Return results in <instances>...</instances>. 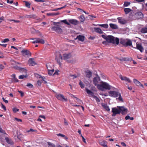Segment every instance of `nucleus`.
Instances as JSON below:
<instances>
[{
	"label": "nucleus",
	"instance_id": "nucleus-49",
	"mask_svg": "<svg viewBox=\"0 0 147 147\" xmlns=\"http://www.w3.org/2000/svg\"><path fill=\"white\" fill-rule=\"evenodd\" d=\"M69 77L72 78V79L76 78L77 77V76L75 75H69Z\"/></svg>",
	"mask_w": 147,
	"mask_h": 147
},
{
	"label": "nucleus",
	"instance_id": "nucleus-10",
	"mask_svg": "<svg viewBox=\"0 0 147 147\" xmlns=\"http://www.w3.org/2000/svg\"><path fill=\"white\" fill-rule=\"evenodd\" d=\"M23 55L25 57L30 56L31 54L30 51L27 50H22L21 51Z\"/></svg>",
	"mask_w": 147,
	"mask_h": 147
},
{
	"label": "nucleus",
	"instance_id": "nucleus-57",
	"mask_svg": "<svg viewBox=\"0 0 147 147\" xmlns=\"http://www.w3.org/2000/svg\"><path fill=\"white\" fill-rule=\"evenodd\" d=\"M101 37H113V36L111 35H108L107 36H106L105 35L102 34V35Z\"/></svg>",
	"mask_w": 147,
	"mask_h": 147
},
{
	"label": "nucleus",
	"instance_id": "nucleus-22",
	"mask_svg": "<svg viewBox=\"0 0 147 147\" xmlns=\"http://www.w3.org/2000/svg\"><path fill=\"white\" fill-rule=\"evenodd\" d=\"M102 107L107 111H109L110 109L109 107L107 105V104L102 103L101 104Z\"/></svg>",
	"mask_w": 147,
	"mask_h": 147
},
{
	"label": "nucleus",
	"instance_id": "nucleus-60",
	"mask_svg": "<svg viewBox=\"0 0 147 147\" xmlns=\"http://www.w3.org/2000/svg\"><path fill=\"white\" fill-rule=\"evenodd\" d=\"M7 2L8 3H9L10 4L12 3H13V1L11 0V1H9V0H7Z\"/></svg>",
	"mask_w": 147,
	"mask_h": 147
},
{
	"label": "nucleus",
	"instance_id": "nucleus-38",
	"mask_svg": "<svg viewBox=\"0 0 147 147\" xmlns=\"http://www.w3.org/2000/svg\"><path fill=\"white\" fill-rule=\"evenodd\" d=\"M66 5H65V6H63V7H60V8H56V9H52V11H58V10H60L61 9H63V8H65L66 7Z\"/></svg>",
	"mask_w": 147,
	"mask_h": 147
},
{
	"label": "nucleus",
	"instance_id": "nucleus-16",
	"mask_svg": "<svg viewBox=\"0 0 147 147\" xmlns=\"http://www.w3.org/2000/svg\"><path fill=\"white\" fill-rule=\"evenodd\" d=\"M94 29L95 32L99 34H102L103 33V32L100 28L94 27Z\"/></svg>",
	"mask_w": 147,
	"mask_h": 147
},
{
	"label": "nucleus",
	"instance_id": "nucleus-25",
	"mask_svg": "<svg viewBox=\"0 0 147 147\" xmlns=\"http://www.w3.org/2000/svg\"><path fill=\"white\" fill-rule=\"evenodd\" d=\"M95 26H99L103 27L105 28H108L109 26L107 24H98L97 25H94Z\"/></svg>",
	"mask_w": 147,
	"mask_h": 147
},
{
	"label": "nucleus",
	"instance_id": "nucleus-5",
	"mask_svg": "<svg viewBox=\"0 0 147 147\" xmlns=\"http://www.w3.org/2000/svg\"><path fill=\"white\" fill-rule=\"evenodd\" d=\"M30 40H33L32 42L33 43H38L43 44L45 43V40L39 38H30Z\"/></svg>",
	"mask_w": 147,
	"mask_h": 147
},
{
	"label": "nucleus",
	"instance_id": "nucleus-41",
	"mask_svg": "<svg viewBox=\"0 0 147 147\" xmlns=\"http://www.w3.org/2000/svg\"><path fill=\"white\" fill-rule=\"evenodd\" d=\"M75 98L76 99V100L77 101V102L80 104H81L82 103H83V102L82 101L79 99L77 97H75Z\"/></svg>",
	"mask_w": 147,
	"mask_h": 147
},
{
	"label": "nucleus",
	"instance_id": "nucleus-6",
	"mask_svg": "<svg viewBox=\"0 0 147 147\" xmlns=\"http://www.w3.org/2000/svg\"><path fill=\"white\" fill-rule=\"evenodd\" d=\"M55 59L58 63L59 65H61V60L62 59V57L59 52H58L56 53Z\"/></svg>",
	"mask_w": 147,
	"mask_h": 147
},
{
	"label": "nucleus",
	"instance_id": "nucleus-31",
	"mask_svg": "<svg viewBox=\"0 0 147 147\" xmlns=\"http://www.w3.org/2000/svg\"><path fill=\"white\" fill-rule=\"evenodd\" d=\"M79 18L81 22H83L85 20V18L83 15H81Z\"/></svg>",
	"mask_w": 147,
	"mask_h": 147
},
{
	"label": "nucleus",
	"instance_id": "nucleus-1",
	"mask_svg": "<svg viewBox=\"0 0 147 147\" xmlns=\"http://www.w3.org/2000/svg\"><path fill=\"white\" fill-rule=\"evenodd\" d=\"M106 41H103L102 43L105 45H107V43H112L118 45L119 43V40L117 37H103Z\"/></svg>",
	"mask_w": 147,
	"mask_h": 147
},
{
	"label": "nucleus",
	"instance_id": "nucleus-2",
	"mask_svg": "<svg viewBox=\"0 0 147 147\" xmlns=\"http://www.w3.org/2000/svg\"><path fill=\"white\" fill-rule=\"evenodd\" d=\"M112 86L106 82H101L100 84L97 86L98 88L101 91H103L105 90H109L111 88Z\"/></svg>",
	"mask_w": 147,
	"mask_h": 147
},
{
	"label": "nucleus",
	"instance_id": "nucleus-12",
	"mask_svg": "<svg viewBox=\"0 0 147 147\" xmlns=\"http://www.w3.org/2000/svg\"><path fill=\"white\" fill-rule=\"evenodd\" d=\"M117 107L120 111V113L121 112L122 114H125L127 113V108L123 106H117Z\"/></svg>",
	"mask_w": 147,
	"mask_h": 147
},
{
	"label": "nucleus",
	"instance_id": "nucleus-52",
	"mask_svg": "<svg viewBox=\"0 0 147 147\" xmlns=\"http://www.w3.org/2000/svg\"><path fill=\"white\" fill-rule=\"evenodd\" d=\"M18 92L20 93V94H21V97H22V96H24V92H22V91H19V90H18Z\"/></svg>",
	"mask_w": 147,
	"mask_h": 147
},
{
	"label": "nucleus",
	"instance_id": "nucleus-24",
	"mask_svg": "<svg viewBox=\"0 0 147 147\" xmlns=\"http://www.w3.org/2000/svg\"><path fill=\"white\" fill-rule=\"evenodd\" d=\"M109 26L112 29H117L118 27L115 24L112 23H110L109 24Z\"/></svg>",
	"mask_w": 147,
	"mask_h": 147
},
{
	"label": "nucleus",
	"instance_id": "nucleus-8",
	"mask_svg": "<svg viewBox=\"0 0 147 147\" xmlns=\"http://www.w3.org/2000/svg\"><path fill=\"white\" fill-rule=\"evenodd\" d=\"M109 95L111 97H117L119 96V93L118 92L110 91L109 92Z\"/></svg>",
	"mask_w": 147,
	"mask_h": 147
},
{
	"label": "nucleus",
	"instance_id": "nucleus-27",
	"mask_svg": "<svg viewBox=\"0 0 147 147\" xmlns=\"http://www.w3.org/2000/svg\"><path fill=\"white\" fill-rule=\"evenodd\" d=\"M5 140L9 144H13V142L11 139L9 138L8 137H5Z\"/></svg>",
	"mask_w": 147,
	"mask_h": 147
},
{
	"label": "nucleus",
	"instance_id": "nucleus-7",
	"mask_svg": "<svg viewBox=\"0 0 147 147\" xmlns=\"http://www.w3.org/2000/svg\"><path fill=\"white\" fill-rule=\"evenodd\" d=\"M55 96L57 99L59 100L66 102L67 101V99L65 98L64 96L62 94H56Z\"/></svg>",
	"mask_w": 147,
	"mask_h": 147
},
{
	"label": "nucleus",
	"instance_id": "nucleus-56",
	"mask_svg": "<svg viewBox=\"0 0 147 147\" xmlns=\"http://www.w3.org/2000/svg\"><path fill=\"white\" fill-rule=\"evenodd\" d=\"M46 78L45 77L43 78L42 80L43 81V82L44 83L46 84L47 83V82L45 80Z\"/></svg>",
	"mask_w": 147,
	"mask_h": 147
},
{
	"label": "nucleus",
	"instance_id": "nucleus-29",
	"mask_svg": "<svg viewBox=\"0 0 147 147\" xmlns=\"http://www.w3.org/2000/svg\"><path fill=\"white\" fill-rule=\"evenodd\" d=\"M47 146L48 147H56L54 144L50 142H47Z\"/></svg>",
	"mask_w": 147,
	"mask_h": 147
},
{
	"label": "nucleus",
	"instance_id": "nucleus-40",
	"mask_svg": "<svg viewBox=\"0 0 147 147\" xmlns=\"http://www.w3.org/2000/svg\"><path fill=\"white\" fill-rule=\"evenodd\" d=\"M94 98L97 102H99L100 101L99 99L96 96L94 95L92 96Z\"/></svg>",
	"mask_w": 147,
	"mask_h": 147
},
{
	"label": "nucleus",
	"instance_id": "nucleus-61",
	"mask_svg": "<svg viewBox=\"0 0 147 147\" xmlns=\"http://www.w3.org/2000/svg\"><path fill=\"white\" fill-rule=\"evenodd\" d=\"M4 66L1 64L0 65V69L1 70L2 69H3L4 68Z\"/></svg>",
	"mask_w": 147,
	"mask_h": 147
},
{
	"label": "nucleus",
	"instance_id": "nucleus-32",
	"mask_svg": "<svg viewBox=\"0 0 147 147\" xmlns=\"http://www.w3.org/2000/svg\"><path fill=\"white\" fill-rule=\"evenodd\" d=\"M141 32L143 33H147V28L144 27L141 30Z\"/></svg>",
	"mask_w": 147,
	"mask_h": 147
},
{
	"label": "nucleus",
	"instance_id": "nucleus-33",
	"mask_svg": "<svg viewBox=\"0 0 147 147\" xmlns=\"http://www.w3.org/2000/svg\"><path fill=\"white\" fill-rule=\"evenodd\" d=\"M86 90L87 93L88 94L91 95L92 97L94 95V93L91 91L87 89V88H86Z\"/></svg>",
	"mask_w": 147,
	"mask_h": 147
},
{
	"label": "nucleus",
	"instance_id": "nucleus-47",
	"mask_svg": "<svg viewBox=\"0 0 147 147\" xmlns=\"http://www.w3.org/2000/svg\"><path fill=\"white\" fill-rule=\"evenodd\" d=\"M27 77L26 76H25L24 75H22L20 76L19 77V79H23L25 78H26Z\"/></svg>",
	"mask_w": 147,
	"mask_h": 147
},
{
	"label": "nucleus",
	"instance_id": "nucleus-59",
	"mask_svg": "<svg viewBox=\"0 0 147 147\" xmlns=\"http://www.w3.org/2000/svg\"><path fill=\"white\" fill-rule=\"evenodd\" d=\"M44 76H42L40 75H38L37 78L39 79H41L42 80L43 78L44 77Z\"/></svg>",
	"mask_w": 147,
	"mask_h": 147
},
{
	"label": "nucleus",
	"instance_id": "nucleus-21",
	"mask_svg": "<svg viewBox=\"0 0 147 147\" xmlns=\"http://www.w3.org/2000/svg\"><path fill=\"white\" fill-rule=\"evenodd\" d=\"M117 19L118 20L119 22L121 24H125L126 23L125 20L123 19H122L121 18H118Z\"/></svg>",
	"mask_w": 147,
	"mask_h": 147
},
{
	"label": "nucleus",
	"instance_id": "nucleus-13",
	"mask_svg": "<svg viewBox=\"0 0 147 147\" xmlns=\"http://www.w3.org/2000/svg\"><path fill=\"white\" fill-rule=\"evenodd\" d=\"M119 77L121 80L128 82L129 83H131V81L129 78L125 76H123L122 75H120Z\"/></svg>",
	"mask_w": 147,
	"mask_h": 147
},
{
	"label": "nucleus",
	"instance_id": "nucleus-4",
	"mask_svg": "<svg viewBox=\"0 0 147 147\" xmlns=\"http://www.w3.org/2000/svg\"><path fill=\"white\" fill-rule=\"evenodd\" d=\"M120 43L125 46H131L132 45V42L129 39H121Z\"/></svg>",
	"mask_w": 147,
	"mask_h": 147
},
{
	"label": "nucleus",
	"instance_id": "nucleus-11",
	"mask_svg": "<svg viewBox=\"0 0 147 147\" xmlns=\"http://www.w3.org/2000/svg\"><path fill=\"white\" fill-rule=\"evenodd\" d=\"M93 82L95 86H97H97L99 85L98 84L99 82L100 81V78L98 76H97L96 77L94 78L93 79Z\"/></svg>",
	"mask_w": 147,
	"mask_h": 147
},
{
	"label": "nucleus",
	"instance_id": "nucleus-46",
	"mask_svg": "<svg viewBox=\"0 0 147 147\" xmlns=\"http://www.w3.org/2000/svg\"><path fill=\"white\" fill-rule=\"evenodd\" d=\"M27 86L29 87L30 88H32L33 87V85L30 83H28L27 84Z\"/></svg>",
	"mask_w": 147,
	"mask_h": 147
},
{
	"label": "nucleus",
	"instance_id": "nucleus-48",
	"mask_svg": "<svg viewBox=\"0 0 147 147\" xmlns=\"http://www.w3.org/2000/svg\"><path fill=\"white\" fill-rule=\"evenodd\" d=\"M119 96L118 98V99L119 100H120L121 101L123 102V98L121 96V94L119 93Z\"/></svg>",
	"mask_w": 147,
	"mask_h": 147
},
{
	"label": "nucleus",
	"instance_id": "nucleus-58",
	"mask_svg": "<svg viewBox=\"0 0 147 147\" xmlns=\"http://www.w3.org/2000/svg\"><path fill=\"white\" fill-rule=\"evenodd\" d=\"M64 123L65 125H68V124L67 121L65 119H64Z\"/></svg>",
	"mask_w": 147,
	"mask_h": 147
},
{
	"label": "nucleus",
	"instance_id": "nucleus-9",
	"mask_svg": "<svg viewBox=\"0 0 147 147\" xmlns=\"http://www.w3.org/2000/svg\"><path fill=\"white\" fill-rule=\"evenodd\" d=\"M112 111L113 113L112 115L113 116H115L116 114H119L120 113V111L119 108L117 109L115 107L112 108Z\"/></svg>",
	"mask_w": 147,
	"mask_h": 147
},
{
	"label": "nucleus",
	"instance_id": "nucleus-15",
	"mask_svg": "<svg viewBox=\"0 0 147 147\" xmlns=\"http://www.w3.org/2000/svg\"><path fill=\"white\" fill-rule=\"evenodd\" d=\"M28 63L30 65L34 66L36 64V63L34 61V59L32 58H30L28 61Z\"/></svg>",
	"mask_w": 147,
	"mask_h": 147
},
{
	"label": "nucleus",
	"instance_id": "nucleus-39",
	"mask_svg": "<svg viewBox=\"0 0 147 147\" xmlns=\"http://www.w3.org/2000/svg\"><path fill=\"white\" fill-rule=\"evenodd\" d=\"M125 119L126 120L130 119L131 120H133L134 119L133 117H130L128 115L126 116Z\"/></svg>",
	"mask_w": 147,
	"mask_h": 147
},
{
	"label": "nucleus",
	"instance_id": "nucleus-35",
	"mask_svg": "<svg viewBox=\"0 0 147 147\" xmlns=\"http://www.w3.org/2000/svg\"><path fill=\"white\" fill-rule=\"evenodd\" d=\"M133 82L137 86H139V84H140V83L137 80L135 79H134Z\"/></svg>",
	"mask_w": 147,
	"mask_h": 147
},
{
	"label": "nucleus",
	"instance_id": "nucleus-50",
	"mask_svg": "<svg viewBox=\"0 0 147 147\" xmlns=\"http://www.w3.org/2000/svg\"><path fill=\"white\" fill-rule=\"evenodd\" d=\"M19 110V109L17 108H14L13 109V111L14 113H16V112L18 111Z\"/></svg>",
	"mask_w": 147,
	"mask_h": 147
},
{
	"label": "nucleus",
	"instance_id": "nucleus-44",
	"mask_svg": "<svg viewBox=\"0 0 147 147\" xmlns=\"http://www.w3.org/2000/svg\"><path fill=\"white\" fill-rule=\"evenodd\" d=\"M9 41V39L8 38H5L3 40H2L1 41V42L2 43H5L6 42H8Z\"/></svg>",
	"mask_w": 147,
	"mask_h": 147
},
{
	"label": "nucleus",
	"instance_id": "nucleus-23",
	"mask_svg": "<svg viewBox=\"0 0 147 147\" xmlns=\"http://www.w3.org/2000/svg\"><path fill=\"white\" fill-rule=\"evenodd\" d=\"M71 56L70 54H64L63 55V58L65 59H67L69 58Z\"/></svg>",
	"mask_w": 147,
	"mask_h": 147
},
{
	"label": "nucleus",
	"instance_id": "nucleus-14",
	"mask_svg": "<svg viewBox=\"0 0 147 147\" xmlns=\"http://www.w3.org/2000/svg\"><path fill=\"white\" fill-rule=\"evenodd\" d=\"M69 21L71 24L75 25L78 24L79 23L78 21L74 19L69 20Z\"/></svg>",
	"mask_w": 147,
	"mask_h": 147
},
{
	"label": "nucleus",
	"instance_id": "nucleus-28",
	"mask_svg": "<svg viewBox=\"0 0 147 147\" xmlns=\"http://www.w3.org/2000/svg\"><path fill=\"white\" fill-rule=\"evenodd\" d=\"M124 10L125 14H127L130 12L132 11V10L129 8H125L124 9Z\"/></svg>",
	"mask_w": 147,
	"mask_h": 147
},
{
	"label": "nucleus",
	"instance_id": "nucleus-43",
	"mask_svg": "<svg viewBox=\"0 0 147 147\" xmlns=\"http://www.w3.org/2000/svg\"><path fill=\"white\" fill-rule=\"evenodd\" d=\"M48 65H47V68L48 69V74H49L50 75H52L53 74V72H52V71H51L50 70L49 68H48Z\"/></svg>",
	"mask_w": 147,
	"mask_h": 147
},
{
	"label": "nucleus",
	"instance_id": "nucleus-62",
	"mask_svg": "<svg viewBox=\"0 0 147 147\" xmlns=\"http://www.w3.org/2000/svg\"><path fill=\"white\" fill-rule=\"evenodd\" d=\"M13 81L14 82H18V81H19L16 78H15L13 79Z\"/></svg>",
	"mask_w": 147,
	"mask_h": 147
},
{
	"label": "nucleus",
	"instance_id": "nucleus-30",
	"mask_svg": "<svg viewBox=\"0 0 147 147\" xmlns=\"http://www.w3.org/2000/svg\"><path fill=\"white\" fill-rule=\"evenodd\" d=\"M57 135L58 136H61L64 139L66 140H67L68 139V138L67 136L61 134H57Z\"/></svg>",
	"mask_w": 147,
	"mask_h": 147
},
{
	"label": "nucleus",
	"instance_id": "nucleus-53",
	"mask_svg": "<svg viewBox=\"0 0 147 147\" xmlns=\"http://www.w3.org/2000/svg\"><path fill=\"white\" fill-rule=\"evenodd\" d=\"M14 68L15 69H17V70H19L20 71V69H21V67H19L18 66H15L14 67Z\"/></svg>",
	"mask_w": 147,
	"mask_h": 147
},
{
	"label": "nucleus",
	"instance_id": "nucleus-45",
	"mask_svg": "<svg viewBox=\"0 0 147 147\" xmlns=\"http://www.w3.org/2000/svg\"><path fill=\"white\" fill-rule=\"evenodd\" d=\"M79 84L82 88H84V84L82 82V81H80V83H79Z\"/></svg>",
	"mask_w": 147,
	"mask_h": 147
},
{
	"label": "nucleus",
	"instance_id": "nucleus-36",
	"mask_svg": "<svg viewBox=\"0 0 147 147\" xmlns=\"http://www.w3.org/2000/svg\"><path fill=\"white\" fill-rule=\"evenodd\" d=\"M24 2L25 3L26 6L28 8H30L31 4L27 1H24Z\"/></svg>",
	"mask_w": 147,
	"mask_h": 147
},
{
	"label": "nucleus",
	"instance_id": "nucleus-26",
	"mask_svg": "<svg viewBox=\"0 0 147 147\" xmlns=\"http://www.w3.org/2000/svg\"><path fill=\"white\" fill-rule=\"evenodd\" d=\"M74 40H77V42H78L79 41L83 42L84 40V37H76L74 39Z\"/></svg>",
	"mask_w": 147,
	"mask_h": 147
},
{
	"label": "nucleus",
	"instance_id": "nucleus-18",
	"mask_svg": "<svg viewBox=\"0 0 147 147\" xmlns=\"http://www.w3.org/2000/svg\"><path fill=\"white\" fill-rule=\"evenodd\" d=\"M85 73L86 77L88 78H90L92 76V72L89 70L85 71Z\"/></svg>",
	"mask_w": 147,
	"mask_h": 147
},
{
	"label": "nucleus",
	"instance_id": "nucleus-34",
	"mask_svg": "<svg viewBox=\"0 0 147 147\" xmlns=\"http://www.w3.org/2000/svg\"><path fill=\"white\" fill-rule=\"evenodd\" d=\"M59 14V13L57 12L56 13H47V15L48 16H57Z\"/></svg>",
	"mask_w": 147,
	"mask_h": 147
},
{
	"label": "nucleus",
	"instance_id": "nucleus-42",
	"mask_svg": "<svg viewBox=\"0 0 147 147\" xmlns=\"http://www.w3.org/2000/svg\"><path fill=\"white\" fill-rule=\"evenodd\" d=\"M61 22H62L64 23L65 24H67L68 25H69V23L67 22V20H61Z\"/></svg>",
	"mask_w": 147,
	"mask_h": 147
},
{
	"label": "nucleus",
	"instance_id": "nucleus-55",
	"mask_svg": "<svg viewBox=\"0 0 147 147\" xmlns=\"http://www.w3.org/2000/svg\"><path fill=\"white\" fill-rule=\"evenodd\" d=\"M10 21H14L15 22L19 23L20 21L18 20H9Z\"/></svg>",
	"mask_w": 147,
	"mask_h": 147
},
{
	"label": "nucleus",
	"instance_id": "nucleus-64",
	"mask_svg": "<svg viewBox=\"0 0 147 147\" xmlns=\"http://www.w3.org/2000/svg\"><path fill=\"white\" fill-rule=\"evenodd\" d=\"M7 45L6 44H0V45H1L4 47H6Z\"/></svg>",
	"mask_w": 147,
	"mask_h": 147
},
{
	"label": "nucleus",
	"instance_id": "nucleus-37",
	"mask_svg": "<svg viewBox=\"0 0 147 147\" xmlns=\"http://www.w3.org/2000/svg\"><path fill=\"white\" fill-rule=\"evenodd\" d=\"M130 3H131L130 2L127 1H125L123 4V6L124 7H127L129 5Z\"/></svg>",
	"mask_w": 147,
	"mask_h": 147
},
{
	"label": "nucleus",
	"instance_id": "nucleus-63",
	"mask_svg": "<svg viewBox=\"0 0 147 147\" xmlns=\"http://www.w3.org/2000/svg\"><path fill=\"white\" fill-rule=\"evenodd\" d=\"M2 99L5 103H8V101L7 100H5L4 98H3Z\"/></svg>",
	"mask_w": 147,
	"mask_h": 147
},
{
	"label": "nucleus",
	"instance_id": "nucleus-3",
	"mask_svg": "<svg viewBox=\"0 0 147 147\" xmlns=\"http://www.w3.org/2000/svg\"><path fill=\"white\" fill-rule=\"evenodd\" d=\"M59 24V22H53V24L55 26L52 27L51 29L53 31H54L57 32L59 33H61L62 32V29H61V26L58 25Z\"/></svg>",
	"mask_w": 147,
	"mask_h": 147
},
{
	"label": "nucleus",
	"instance_id": "nucleus-51",
	"mask_svg": "<svg viewBox=\"0 0 147 147\" xmlns=\"http://www.w3.org/2000/svg\"><path fill=\"white\" fill-rule=\"evenodd\" d=\"M20 71L24 73H26V69L24 68H21Z\"/></svg>",
	"mask_w": 147,
	"mask_h": 147
},
{
	"label": "nucleus",
	"instance_id": "nucleus-19",
	"mask_svg": "<svg viewBox=\"0 0 147 147\" xmlns=\"http://www.w3.org/2000/svg\"><path fill=\"white\" fill-rule=\"evenodd\" d=\"M135 15L137 18H140L143 17V14L141 12H138L136 13Z\"/></svg>",
	"mask_w": 147,
	"mask_h": 147
},
{
	"label": "nucleus",
	"instance_id": "nucleus-17",
	"mask_svg": "<svg viewBox=\"0 0 147 147\" xmlns=\"http://www.w3.org/2000/svg\"><path fill=\"white\" fill-rule=\"evenodd\" d=\"M100 144L103 147H107L106 141L105 140L100 141L99 142Z\"/></svg>",
	"mask_w": 147,
	"mask_h": 147
},
{
	"label": "nucleus",
	"instance_id": "nucleus-54",
	"mask_svg": "<svg viewBox=\"0 0 147 147\" xmlns=\"http://www.w3.org/2000/svg\"><path fill=\"white\" fill-rule=\"evenodd\" d=\"M42 83V82L40 81V80H38L37 82V84L39 86H40L41 84Z\"/></svg>",
	"mask_w": 147,
	"mask_h": 147
},
{
	"label": "nucleus",
	"instance_id": "nucleus-20",
	"mask_svg": "<svg viewBox=\"0 0 147 147\" xmlns=\"http://www.w3.org/2000/svg\"><path fill=\"white\" fill-rule=\"evenodd\" d=\"M136 48L137 49L139 50L141 52H142L143 51V47L141 45L139 44H136Z\"/></svg>",
	"mask_w": 147,
	"mask_h": 147
}]
</instances>
